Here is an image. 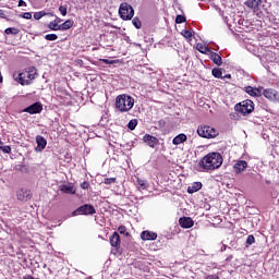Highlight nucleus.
<instances>
[{
    "label": "nucleus",
    "mask_w": 279,
    "mask_h": 279,
    "mask_svg": "<svg viewBox=\"0 0 279 279\" xmlns=\"http://www.w3.org/2000/svg\"><path fill=\"white\" fill-rule=\"evenodd\" d=\"M198 165L203 171H214L223 165V157L219 153H209L203 157Z\"/></svg>",
    "instance_id": "obj_1"
},
{
    "label": "nucleus",
    "mask_w": 279,
    "mask_h": 279,
    "mask_svg": "<svg viewBox=\"0 0 279 279\" xmlns=\"http://www.w3.org/2000/svg\"><path fill=\"white\" fill-rule=\"evenodd\" d=\"M38 72L36 68H28L25 72L22 73H13V80L19 82L22 86H29L32 84V80H36Z\"/></svg>",
    "instance_id": "obj_2"
},
{
    "label": "nucleus",
    "mask_w": 279,
    "mask_h": 279,
    "mask_svg": "<svg viewBox=\"0 0 279 279\" xmlns=\"http://www.w3.org/2000/svg\"><path fill=\"white\" fill-rule=\"evenodd\" d=\"M116 108L120 112H130L134 108V98L125 94L119 95L116 98Z\"/></svg>",
    "instance_id": "obj_3"
},
{
    "label": "nucleus",
    "mask_w": 279,
    "mask_h": 279,
    "mask_svg": "<svg viewBox=\"0 0 279 279\" xmlns=\"http://www.w3.org/2000/svg\"><path fill=\"white\" fill-rule=\"evenodd\" d=\"M119 14L122 21H132L134 19V8L126 2H122L119 8Z\"/></svg>",
    "instance_id": "obj_4"
},
{
    "label": "nucleus",
    "mask_w": 279,
    "mask_h": 279,
    "mask_svg": "<svg viewBox=\"0 0 279 279\" xmlns=\"http://www.w3.org/2000/svg\"><path fill=\"white\" fill-rule=\"evenodd\" d=\"M234 110L240 114H251V112H254V101L250 99L243 100L234 106Z\"/></svg>",
    "instance_id": "obj_5"
},
{
    "label": "nucleus",
    "mask_w": 279,
    "mask_h": 279,
    "mask_svg": "<svg viewBox=\"0 0 279 279\" xmlns=\"http://www.w3.org/2000/svg\"><path fill=\"white\" fill-rule=\"evenodd\" d=\"M197 134L198 136H202V138H215L216 136L219 135V132L215 130V128L205 125V126H199L197 129Z\"/></svg>",
    "instance_id": "obj_6"
},
{
    "label": "nucleus",
    "mask_w": 279,
    "mask_h": 279,
    "mask_svg": "<svg viewBox=\"0 0 279 279\" xmlns=\"http://www.w3.org/2000/svg\"><path fill=\"white\" fill-rule=\"evenodd\" d=\"M95 213H97V210L93 205L85 204L76 208L72 213V217H77V215H95Z\"/></svg>",
    "instance_id": "obj_7"
},
{
    "label": "nucleus",
    "mask_w": 279,
    "mask_h": 279,
    "mask_svg": "<svg viewBox=\"0 0 279 279\" xmlns=\"http://www.w3.org/2000/svg\"><path fill=\"white\" fill-rule=\"evenodd\" d=\"M264 97L269 99V101H274V104H279V92L274 88H267L263 92Z\"/></svg>",
    "instance_id": "obj_8"
},
{
    "label": "nucleus",
    "mask_w": 279,
    "mask_h": 279,
    "mask_svg": "<svg viewBox=\"0 0 279 279\" xmlns=\"http://www.w3.org/2000/svg\"><path fill=\"white\" fill-rule=\"evenodd\" d=\"M24 112H28V114H40L43 112V104L34 102L23 110Z\"/></svg>",
    "instance_id": "obj_9"
},
{
    "label": "nucleus",
    "mask_w": 279,
    "mask_h": 279,
    "mask_svg": "<svg viewBox=\"0 0 279 279\" xmlns=\"http://www.w3.org/2000/svg\"><path fill=\"white\" fill-rule=\"evenodd\" d=\"M244 5H246V8L250 10H253V12H258L263 5V0H246Z\"/></svg>",
    "instance_id": "obj_10"
},
{
    "label": "nucleus",
    "mask_w": 279,
    "mask_h": 279,
    "mask_svg": "<svg viewBox=\"0 0 279 279\" xmlns=\"http://www.w3.org/2000/svg\"><path fill=\"white\" fill-rule=\"evenodd\" d=\"M244 90L251 97H262L263 96V87L256 88V87H252V86H245Z\"/></svg>",
    "instance_id": "obj_11"
},
{
    "label": "nucleus",
    "mask_w": 279,
    "mask_h": 279,
    "mask_svg": "<svg viewBox=\"0 0 279 279\" xmlns=\"http://www.w3.org/2000/svg\"><path fill=\"white\" fill-rule=\"evenodd\" d=\"M142 241H156L158 239V233L153 231H143L141 233Z\"/></svg>",
    "instance_id": "obj_12"
},
{
    "label": "nucleus",
    "mask_w": 279,
    "mask_h": 279,
    "mask_svg": "<svg viewBox=\"0 0 279 279\" xmlns=\"http://www.w3.org/2000/svg\"><path fill=\"white\" fill-rule=\"evenodd\" d=\"M247 167V161L245 160H239L234 163L233 169L235 173H243Z\"/></svg>",
    "instance_id": "obj_13"
},
{
    "label": "nucleus",
    "mask_w": 279,
    "mask_h": 279,
    "mask_svg": "<svg viewBox=\"0 0 279 279\" xmlns=\"http://www.w3.org/2000/svg\"><path fill=\"white\" fill-rule=\"evenodd\" d=\"M144 143H146V145H148V147H156V145H158V138H156L155 136L151 135H145L143 137Z\"/></svg>",
    "instance_id": "obj_14"
},
{
    "label": "nucleus",
    "mask_w": 279,
    "mask_h": 279,
    "mask_svg": "<svg viewBox=\"0 0 279 279\" xmlns=\"http://www.w3.org/2000/svg\"><path fill=\"white\" fill-rule=\"evenodd\" d=\"M209 58H210V60L215 63V64H217V66H221V64H223V60L221 59V56H219V53H217V52H209Z\"/></svg>",
    "instance_id": "obj_15"
},
{
    "label": "nucleus",
    "mask_w": 279,
    "mask_h": 279,
    "mask_svg": "<svg viewBox=\"0 0 279 279\" xmlns=\"http://www.w3.org/2000/svg\"><path fill=\"white\" fill-rule=\"evenodd\" d=\"M179 223H180L181 228H193V226H194L193 219H191L189 217L180 218Z\"/></svg>",
    "instance_id": "obj_16"
},
{
    "label": "nucleus",
    "mask_w": 279,
    "mask_h": 279,
    "mask_svg": "<svg viewBox=\"0 0 279 279\" xmlns=\"http://www.w3.org/2000/svg\"><path fill=\"white\" fill-rule=\"evenodd\" d=\"M17 199L20 202H27L29 199V191L27 190H19L16 193Z\"/></svg>",
    "instance_id": "obj_17"
},
{
    "label": "nucleus",
    "mask_w": 279,
    "mask_h": 279,
    "mask_svg": "<svg viewBox=\"0 0 279 279\" xmlns=\"http://www.w3.org/2000/svg\"><path fill=\"white\" fill-rule=\"evenodd\" d=\"M110 245L112 247H119V245H121V236L119 235L118 232H114L111 236H110Z\"/></svg>",
    "instance_id": "obj_18"
},
{
    "label": "nucleus",
    "mask_w": 279,
    "mask_h": 279,
    "mask_svg": "<svg viewBox=\"0 0 279 279\" xmlns=\"http://www.w3.org/2000/svg\"><path fill=\"white\" fill-rule=\"evenodd\" d=\"M36 143H37V149L38 151H43V149H45L47 147V140H45V137L38 135L36 137Z\"/></svg>",
    "instance_id": "obj_19"
},
{
    "label": "nucleus",
    "mask_w": 279,
    "mask_h": 279,
    "mask_svg": "<svg viewBox=\"0 0 279 279\" xmlns=\"http://www.w3.org/2000/svg\"><path fill=\"white\" fill-rule=\"evenodd\" d=\"M196 49L197 51H199V53H204L205 56H209V53L211 52L210 48H208L206 44H197Z\"/></svg>",
    "instance_id": "obj_20"
},
{
    "label": "nucleus",
    "mask_w": 279,
    "mask_h": 279,
    "mask_svg": "<svg viewBox=\"0 0 279 279\" xmlns=\"http://www.w3.org/2000/svg\"><path fill=\"white\" fill-rule=\"evenodd\" d=\"M172 143L174 145H182V143H186V134H179L177 135L173 140H172Z\"/></svg>",
    "instance_id": "obj_21"
},
{
    "label": "nucleus",
    "mask_w": 279,
    "mask_h": 279,
    "mask_svg": "<svg viewBox=\"0 0 279 279\" xmlns=\"http://www.w3.org/2000/svg\"><path fill=\"white\" fill-rule=\"evenodd\" d=\"M202 189V182H194L192 185L187 187V193L193 194L197 193V191H201Z\"/></svg>",
    "instance_id": "obj_22"
},
{
    "label": "nucleus",
    "mask_w": 279,
    "mask_h": 279,
    "mask_svg": "<svg viewBox=\"0 0 279 279\" xmlns=\"http://www.w3.org/2000/svg\"><path fill=\"white\" fill-rule=\"evenodd\" d=\"M73 27V21L68 20L63 24L59 25V32H66Z\"/></svg>",
    "instance_id": "obj_23"
},
{
    "label": "nucleus",
    "mask_w": 279,
    "mask_h": 279,
    "mask_svg": "<svg viewBox=\"0 0 279 279\" xmlns=\"http://www.w3.org/2000/svg\"><path fill=\"white\" fill-rule=\"evenodd\" d=\"M48 27H49V29H51L52 32H60V25L58 24V22H54V21L50 22V23L48 24Z\"/></svg>",
    "instance_id": "obj_24"
},
{
    "label": "nucleus",
    "mask_w": 279,
    "mask_h": 279,
    "mask_svg": "<svg viewBox=\"0 0 279 279\" xmlns=\"http://www.w3.org/2000/svg\"><path fill=\"white\" fill-rule=\"evenodd\" d=\"M211 74L218 80H221V77H223V72H221V70H219L218 68L213 69Z\"/></svg>",
    "instance_id": "obj_25"
},
{
    "label": "nucleus",
    "mask_w": 279,
    "mask_h": 279,
    "mask_svg": "<svg viewBox=\"0 0 279 279\" xmlns=\"http://www.w3.org/2000/svg\"><path fill=\"white\" fill-rule=\"evenodd\" d=\"M19 28L16 27H9L4 31V34H8V35H12V36H16V34H19Z\"/></svg>",
    "instance_id": "obj_26"
},
{
    "label": "nucleus",
    "mask_w": 279,
    "mask_h": 279,
    "mask_svg": "<svg viewBox=\"0 0 279 279\" xmlns=\"http://www.w3.org/2000/svg\"><path fill=\"white\" fill-rule=\"evenodd\" d=\"M132 24L134 25V27H136V29H141V27H143V23L141 22V19H138V17H134L132 20Z\"/></svg>",
    "instance_id": "obj_27"
},
{
    "label": "nucleus",
    "mask_w": 279,
    "mask_h": 279,
    "mask_svg": "<svg viewBox=\"0 0 279 279\" xmlns=\"http://www.w3.org/2000/svg\"><path fill=\"white\" fill-rule=\"evenodd\" d=\"M137 125H138V120L133 119L129 122L128 128H129V130H136Z\"/></svg>",
    "instance_id": "obj_28"
},
{
    "label": "nucleus",
    "mask_w": 279,
    "mask_h": 279,
    "mask_svg": "<svg viewBox=\"0 0 279 279\" xmlns=\"http://www.w3.org/2000/svg\"><path fill=\"white\" fill-rule=\"evenodd\" d=\"M43 16H47V13H45V11H39V12L34 13L35 21H40V19H43Z\"/></svg>",
    "instance_id": "obj_29"
},
{
    "label": "nucleus",
    "mask_w": 279,
    "mask_h": 279,
    "mask_svg": "<svg viewBox=\"0 0 279 279\" xmlns=\"http://www.w3.org/2000/svg\"><path fill=\"white\" fill-rule=\"evenodd\" d=\"M256 242V238H254V235H248L246 238V247H250V245H254V243Z\"/></svg>",
    "instance_id": "obj_30"
},
{
    "label": "nucleus",
    "mask_w": 279,
    "mask_h": 279,
    "mask_svg": "<svg viewBox=\"0 0 279 279\" xmlns=\"http://www.w3.org/2000/svg\"><path fill=\"white\" fill-rule=\"evenodd\" d=\"M136 183L138 184V186H141V189H143V191H145V189H147V182L143 179H137Z\"/></svg>",
    "instance_id": "obj_31"
},
{
    "label": "nucleus",
    "mask_w": 279,
    "mask_h": 279,
    "mask_svg": "<svg viewBox=\"0 0 279 279\" xmlns=\"http://www.w3.org/2000/svg\"><path fill=\"white\" fill-rule=\"evenodd\" d=\"M61 191H62L63 193H75V191H73V186H71V185H63V186L61 187Z\"/></svg>",
    "instance_id": "obj_32"
},
{
    "label": "nucleus",
    "mask_w": 279,
    "mask_h": 279,
    "mask_svg": "<svg viewBox=\"0 0 279 279\" xmlns=\"http://www.w3.org/2000/svg\"><path fill=\"white\" fill-rule=\"evenodd\" d=\"M58 38V35L56 34H47L45 35V40L53 41Z\"/></svg>",
    "instance_id": "obj_33"
},
{
    "label": "nucleus",
    "mask_w": 279,
    "mask_h": 279,
    "mask_svg": "<svg viewBox=\"0 0 279 279\" xmlns=\"http://www.w3.org/2000/svg\"><path fill=\"white\" fill-rule=\"evenodd\" d=\"M175 23L178 24L186 23V17L184 15H177Z\"/></svg>",
    "instance_id": "obj_34"
},
{
    "label": "nucleus",
    "mask_w": 279,
    "mask_h": 279,
    "mask_svg": "<svg viewBox=\"0 0 279 279\" xmlns=\"http://www.w3.org/2000/svg\"><path fill=\"white\" fill-rule=\"evenodd\" d=\"M0 150L3 151V154H10L12 148L10 146H0Z\"/></svg>",
    "instance_id": "obj_35"
},
{
    "label": "nucleus",
    "mask_w": 279,
    "mask_h": 279,
    "mask_svg": "<svg viewBox=\"0 0 279 279\" xmlns=\"http://www.w3.org/2000/svg\"><path fill=\"white\" fill-rule=\"evenodd\" d=\"M118 232H120V234H124V236H128V229L123 226L118 228Z\"/></svg>",
    "instance_id": "obj_36"
},
{
    "label": "nucleus",
    "mask_w": 279,
    "mask_h": 279,
    "mask_svg": "<svg viewBox=\"0 0 279 279\" xmlns=\"http://www.w3.org/2000/svg\"><path fill=\"white\" fill-rule=\"evenodd\" d=\"M182 36H184V38H192L193 37V33L191 31H182Z\"/></svg>",
    "instance_id": "obj_37"
},
{
    "label": "nucleus",
    "mask_w": 279,
    "mask_h": 279,
    "mask_svg": "<svg viewBox=\"0 0 279 279\" xmlns=\"http://www.w3.org/2000/svg\"><path fill=\"white\" fill-rule=\"evenodd\" d=\"M114 182H117V178L105 179V184H114Z\"/></svg>",
    "instance_id": "obj_38"
},
{
    "label": "nucleus",
    "mask_w": 279,
    "mask_h": 279,
    "mask_svg": "<svg viewBox=\"0 0 279 279\" xmlns=\"http://www.w3.org/2000/svg\"><path fill=\"white\" fill-rule=\"evenodd\" d=\"M59 12L62 14V16H66V7L60 5L59 7Z\"/></svg>",
    "instance_id": "obj_39"
},
{
    "label": "nucleus",
    "mask_w": 279,
    "mask_h": 279,
    "mask_svg": "<svg viewBox=\"0 0 279 279\" xmlns=\"http://www.w3.org/2000/svg\"><path fill=\"white\" fill-rule=\"evenodd\" d=\"M22 19H26L27 21H29V19H32V13L29 12L23 13Z\"/></svg>",
    "instance_id": "obj_40"
},
{
    "label": "nucleus",
    "mask_w": 279,
    "mask_h": 279,
    "mask_svg": "<svg viewBox=\"0 0 279 279\" xmlns=\"http://www.w3.org/2000/svg\"><path fill=\"white\" fill-rule=\"evenodd\" d=\"M88 186H90V184H88V182H83L81 184V189H83L84 191L88 190Z\"/></svg>",
    "instance_id": "obj_41"
},
{
    "label": "nucleus",
    "mask_w": 279,
    "mask_h": 279,
    "mask_svg": "<svg viewBox=\"0 0 279 279\" xmlns=\"http://www.w3.org/2000/svg\"><path fill=\"white\" fill-rule=\"evenodd\" d=\"M23 5H27V3L23 0L19 1V8H23Z\"/></svg>",
    "instance_id": "obj_42"
},
{
    "label": "nucleus",
    "mask_w": 279,
    "mask_h": 279,
    "mask_svg": "<svg viewBox=\"0 0 279 279\" xmlns=\"http://www.w3.org/2000/svg\"><path fill=\"white\" fill-rule=\"evenodd\" d=\"M5 17V13L3 12V10H0V19H4Z\"/></svg>",
    "instance_id": "obj_43"
},
{
    "label": "nucleus",
    "mask_w": 279,
    "mask_h": 279,
    "mask_svg": "<svg viewBox=\"0 0 279 279\" xmlns=\"http://www.w3.org/2000/svg\"><path fill=\"white\" fill-rule=\"evenodd\" d=\"M226 245H222V247L220 248V252H226Z\"/></svg>",
    "instance_id": "obj_44"
},
{
    "label": "nucleus",
    "mask_w": 279,
    "mask_h": 279,
    "mask_svg": "<svg viewBox=\"0 0 279 279\" xmlns=\"http://www.w3.org/2000/svg\"><path fill=\"white\" fill-rule=\"evenodd\" d=\"M54 22H57V25H59V23L61 22V20H60V19H57V20H54Z\"/></svg>",
    "instance_id": "obj_45"
},
{
    "label": "nucleus",
    "mask_w": 279,
    "mask_h": 279,
    "mask_svg": "<svg viewBox=\"0 0 279 279\" xmlns=\"http://www.w3.org/2000/svg\"><path fill=\"white\" fill-rule=\"evenodd\" d=\"M0 82H3V76L1 75V72H0Z\"/></svg>",
    "instance_id": "obj_46"
},
{
    "label": "nucleus",
    "mask_w": 279,
    "mask_h": 279,
    "mask_svg": "<svg viewBox=\"0 0 279 279\" xmlns=\"http://www.w3.org/2000/svg\"><path fill=\"white\" fill-rule=\"evenodd\" d=\"M226 77L230 78V77H231V75H230V74H228V75H226Z\"/></svg>",
    "instance_id": "obj_47"
},
{
    "label": "nucleus",
    "mask_w": 279,
    "mask_h": 279,
    "mask_svg": "<svg viewBox=\"0 0 279 279\" xmlns=\"http://www.w3.org/2000/svg\"><path fill=\"white\" fill-rule=\"evenodd\" d=\"M104 62H106L108 64V60H104Z\"/></svg>",
    "instance_id": "obj_48"
},
{
    "label": "nucleus",
    "mask_w": 279,
    "mask_h": 279,
    "mask_svg": "<svg viewBox=\"0 0 279 279\" xmlns=\"http://www.w3.org/2000/svg\"><path fill=\"white\" fill-rule=\"evenodd\" d=\"M232 117H234L233 114H231V119H232Z\"/></svg>",
    "instance_id": "obj_49"
}]
</instances>
